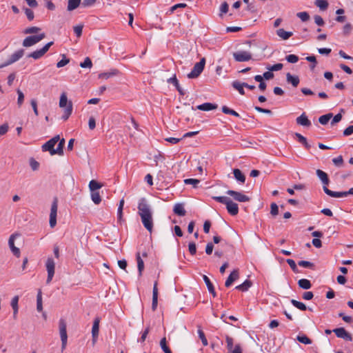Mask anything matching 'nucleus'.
<instances>
[{
	"instance_id": "obj_1",
	"label": "nucleus",
	"mask_w": 353,
	"mask_h": 353,
	"mask_svg": "<svg viewBox=\"0 0 353 353\" xmlns=\"http://www.w3.org/2000/svg\"><path fill=\"white\" fill-rule=\"evenodd\" d=\"M138 214L144 228L151 233L153 230L152 210L145 198H141L139 201Z\"/></svg>"
},
{
	"instance_id": "obj_2",
	"label": "nucleus",
	"mask_w": 353,
	"mask_h": 353,
	"mask_svg": "<svg viewBox=\"0 0 353 353\" xmlns=\"http://www.w3.org/2000/svg\"><path fill=\"white\" fill-rule=\"evenodd\" d=\"M212 199L217 202L225 204L228 213L231 215L235 216L239 213L238 205L230 198L227 196H213Z\"/></svg>"
},
{
	"instance_id": "obj_3",
	"label": "nucleus",
	"mask_w": 353,
	"mask_h": 353,
	"mask_svg": "<svg viewBox=\"0 0 353 353\" xmlns=\"http://www.w3.org/2000/svg\"><path fill=\"white\" fill-rule=\"evenodd\" d=\"M67 325L63 319H61L59 322V334L61 341V350L62 351L65 349L68 341V334L66 330Z\"/></svg>"
},
{
	"instance_id": "obj_4",
	"label": "nucleus",
	"mask_w": 353,
	"mask_h": 353,
	"mask_svg": "<svg viewBox=\"0 0 353 353\" xmlns=\"http://www.w3.org/2000/svg\"><path fill=\"white\" fill-rule=\"evenodd\" d=\"M205 58H202L199 62H197L194 65L192 71L189 74H188V77L189 79H194L198 77L203 72L205 67Z\"/></svg>"
},
{
	"instance_id": "obj_5",
	"label": "nucleus",
	"mask_w": 353,
	"mask_h": 353,
	"mask_svg": "<svg viewBox=\"0 0 353 353\" xmlns=\"http://www.w3.org/2000/svg\"><path fill=\"white\" fill-rule=\"evenodd\" d=\"M46 37L45 33H41L37 35L29 36L25 38L23 41L22 45L23 47L28 48L35 45Z\"/></svg>"
},
{
	"instance_id": "obj_6",
	"label": "nucleus",
	"mask_w": 353,
	"mask_h": 353,
	"mask_svg": "<svg viewBox=\"0 0 353 353\" xmlns=\"http://www.w3.org/2000/svg\"><path fill=\"white\" fill-rule=\"evenodd\" d=\"M58 208V200L54 198L50 208L49 224L50 228H53L57 224V214Z\"/></svg>"
},
{
	"instance_id": "obj_7",
	"label": "nucleus",
	"mask_w": 353,
	"mask_h": 353,
	"mask_svg": "<svg viewBox=\"0 0 353 353\" xmlns=\"http://www.w3.org/2000/svg\"><path fill=\"white\" fill-rule=\"evenodd\" d=\"M53 45V41L48 42L42 48L37 50L28 55V57L33 58L34 59H39L42 57Z\"/></svg>"
},
{
	"instance_id": "obj_8",
	"label": "nucleus",
	"mask_w": 353,
	"mask_h": 353,
	"mask_svg": "<svg viewBox=\"0 0 353 353\" xmlns=\"http://www.w3.org/2000/svg\"><path fill=\"white\" fill-rule=\"evenodd\" d=\"M46 270L48 272V277L46 279V283L48 284L52 281V278L54 275L55 263L52 258H51V257L48 258L46 263Z\"/></svg>"
},
{
	"instance_id": "obj_9",
	"label": "nucleus",
	"mask_w": 353,
	"mask_h": 353,
	"mask_svg": "<svg viewBox=\"0 0 353 353\" xmlns=\"http://www.w3.org/2000/svg\"><path fill=\"white\" fill-rule=\"evenodd\" d=\"M59 140V135L54 136L42 145V150L44 152L48 151L51 155H54L55 153H52L53 150H55L54 147Z\"/></svg>"
},
{
	"instance_id": "obj_10",
	"label": "nucleus",
	"mask_w": 353,
	"mask_h": 353,
	"mask_svg": "<svg viewBox=\"0 0 353 353\" xmlns=\"http://www.w3.org/2000/svg\"><path fill=\"white\" fill-rule=\"evenodd\" d=\"M19 236L20 234L19 233H14L10 236L8 239L9 248H10L12 254L17 257H19L20 256V250L14 245V241Z\"/></svg>"
},
{
	"instance_id": "obj_11",
	"label": "nucleus",
	"mask_w": 353,
	"mask_h": 353,
	"mask_svg": "<svg viewBox=\"0 0 353 353\" xmlns=\"http://www.w3.org/2000/svg\"><path fill=\"white\" fill-rule=\"evenodd\" d=\"M234 59L236 61L243 62L250 61L252 59V54L247 51H238L233 53Z\"/></svg>"
},
{
	"instance_id": "obj_12",
	"label": "nucleus",
	"mask_w": 353,
	"mask_h": 353,
	"mask_svg": "<svg viewBox=\"0 0 353 353\" xmlns=\"http://www.w3.org/2000/svg\"><path fill=\"white\" fill-rule=\"evenodd\" d=\"M333 332L338 338L343 339L347 341H352V336L351 334L346 331L343 327L335 328L333 330Z\"/></svg>"
},
{
	"instance_id": "obj_13",
	"label": "nucleus",
	"mask_w": 353,
	"mask_h": 353,
	"mask_svg": "<svg viewBox=\"0 0 353 353\" xmlns=\"http://www.w3.org/2000/svg\"><path fill=\"white\" fill-rule=\"evenodd\" d=\"M228 195L232 196L234 200L239 202H246L250 200V198L239 192H236L234 190H228L226 192Z\"/></svg>"
},
{
	"instance_id": "obj_14",
	"label": "nucleus",
	"mask_w": 353,
	"mask_h": 353,
	"mask_svg": "<svg viewBox=\"0 0 353 353\" xmlns=\"http://www.w3.org/2000/svg\"><path fill=\"white\" fill-rule=\"evenodd\" d=\"M323 191L327 195H329L331 197L334 198H340V197H344L350 195L348 193V191L345 192H334L328 189L326 186L323 187Z\"/></svg>"
},
{
	"instance_id": "obj_15",
	"label": "nucleus",
	"mask_w": 353,
	"mask_h": 353,
	"mask_svg": "<svg viewBox=\"0 0 353 353\" xmlns=\"http://www.w3.org/2000/svg\"><path fill=\"white\" fill-rule=\"evenodd\" d=\"M99 323H100V319L99 317L95 318V319L94 320L93 325H92V336L93 343L96 342L97 339L99 335Z\"/></svg>"
},
{
	"instance_id": "obj_16",
	"label": "nucleus",
	"mask_w": 353,
	"mask_h": 353,
	"mask_svg": "<svg viewBox=\"0 0 353 353\" xmlns=\"http://www.w3.org/2000/svg\"><path fill=\"white\" fill-rule=\"evenodd\" d=\"M296 121L298 125L304 127H310L312 125L311 121L308 119L305 112H303L299 117H298L296 119Z\"/></svg>"
},
{
	"instance_id": "obj_17",
	"label": "nucleus",
	"mask_w": 353,
	"mask_h": 353,
	"mask_svg": "<svg viewBox=\"0 0 353 353\" xmlns=\"http://www.w3.org/2000/svg\"><path fill=\"white\" fill-rule=\"evenodd\" d=\"M158 283L156 281L154 283L153 290H152V310H155L157 307L158 303V288H157Z\"/></svg>"
},
{
	"instance_id": "obj_18",
	"label": "nucleus",
	"mask_w": 353,
	"mask_h": 353,
	"mask_svg": "<svg viewBox=\"0 0 353 353\" xmlns=\"http://www.w3.org/2000/svg\"><path fill=\"white\" fill-rule=\"evenodd\" d=\"M239 274L238 270H233L229 276L228 277L227 280L225 281V287L228 288L230 287L232 283L239 279Z\"/></svg>"
},
{
	"instance_id": "obj_19",
	"label": "nucleus",
	"mask_w": 353,
	"mask_h": 353,
	"mask_svg": "<svg viewBox=\"0 0 353 353\" xmlns=\"http://www.w3.org/2000/svg\"><path fill=\"white\" fill-rule=\"evenodd\" d=\"M24 54V50L20 49L14 52L8 59V64H12L19 60Z\"/></svg>"
},
{
	"instance_id": "obj_20",
	"label": "nucleus",
	"mask_w": 353,
	"mask_h": 353,
	"mask_svg": "<svg viewBox=\"0 0 353 353\" xmlns=\"http://www.w3.org/2000/svg\"><path fill=\"white\" fill-rule=\"evenodd\" d=\"M316 174L317 176L319 178V179L321 181L323 184L324 185L323 186L327 187V185L330 183V180H329L327 173H325L324 171L319 169V170H316Z\"/></svg>"
},
{
	"instance_id": "obj_21",
	"label": "nucleus",
	"mask_w": 353,
	"mask_h": 353,
	"mask_svg": "<svg viewBox=\"0 0 353 353\" xmlns=\"http://www.w3.org/2000/svg\"><path fill=\"white\" fill-rule=\"evenodd\" d=\"M218 105L216 104L211 103H204L203 104L199 105L196 107V109L202 111H210L216 109Z\"/></svg>"
},
{
	"instance_id": "obj_22",
	"label": "nucleus",
	"mask_w": 353,
	"mask_h": 353,
	"mask_svg": "<svg viewBox=\"0 0 353 353\" xmlns=\"http://www.w3.org/2000/svg\"><path fill=\"white\" fill-rule=\"evenodd\" d=\"M276 34L282 39L287 40L292 36L293 33L292 32L285 31L284 29L280 28L276 30Z\"/></svg>"
},
{
	"instance_id": "obj_23",
	"label": "nucleus",
	"mask_w": 353,
	"mask_h": 353,
	"mask_svg": "<svg viewBox=\"0 0 353 353\" xmlns=\"http://www.w3.org/2000/svg\"><path fill=\"white\" fill-rule=\"evenodd\" d=\"M286 80L288 83H291L294 87H296L300 81L297 76H292L290 73H287Z\"/></svg>"
},
{
	"instance_id": "obj_24",
	"label": "nucleus",
	"mask_w": 353,
	"mask_h": 353,
	"mask_svg": "<svg viewBox=\"0 0 353 353\" xmlns=\"http://www.w3.org/2000/svg\"><path fill=\"white\" fill-rule=\"evenodd\" d=\"M173 211H174V214H176L179 216H185V213H186V212L184 209L183 204H182V203H176L174 206Z\"/></svg>"
},
{
	"instance_id": "obj_25",
	"label": "nucleus",
	"mask_w": 353,
	"mask_h": 353,
	"mask_svg": "<svg viewBox=\"0 0 353 353\" xmlns=\"http://www.w3.org/2000/svg\"><path fill=\"white\" fill-rule=\"evenodd\" d=\"M233 174H234V176L235 177V179L242 183H244L245 181V175L242 173V172L239 170V169H237V168H235L233 170Z\"/></svg>"
},
{
	"instance_id": "obj_26",
	"label": "nucleus",
	"mask_w": 353,
	"mask_h": 353,
	"mask_svg": "<svg viewBox=\"0 0 353 353\" xmlns=\"http://www.w3.org/2000/svg\"><path fill=\"white\" fill-rule=\"evenodd\" d=\"M244 83H241L238 81H234L232 82V87L236 90L240 94L244 95L245 94V90H244Z\"/></svg>"
},
{
	"instance_id": "obj_27",
	"label": "nucleus",
	"mask_w": 353,
	"mask_h": 353,
	"mask_svg": "<svg viewBox=\"0 0 353 353\" xmlns=\"http://www.w3.org/2000/svg\"><path fill=\"white\" fill-rule=\"evenodd\" d=\"M119 74V71L117 69L111 70L108 72H103L99 74V77L101 79H108L112 77L116 76Z\"/></svg>"
},
{
	"instance_id": "obj_28",
	"label": "nucleus",
	"mask_w": 353,
	"mask_h": 353,
	"mask_svg": "<svg viewBox=\"0 0 353 353\" xmlns=\"http://www.w3.org/2000/svg\"><path fill=\"white\" fill-rule=\"evenodd\" d=\"M72 112V103L71 101H69L68 105L64 109V113H63V116L61 117V118L64 121L68 120V119L71 115Z\"/></svg>"
},
{
	"instance_id": "obj_29",
	"label": "nucleus",
	"mask_w": 353,
	"mask_h": 353,
	"mask_svg": "<svg viewBox=\"0 0 353 353\" xmlns=\"http://www.w3.org/2000/svg\"><path fill=\"white\" fill-rule=\"evenodd\" d=\"M81 0H68V10L72 11L77 8L81 4Z\"/></svg>"
},
{
	"instance_id": "obj_30",
	"label": "nucleus",
	"mask_w": 353,
	"mask_h": 353,
	"mask_svg": "<svg viewBox=\"0 0 353 353\" xmlns=\"http://www.w3.org/2000/svg\"><path fill=\"white\" fill-rule=\"evenodd\" d=\"M295 136L297 138L299 142L302 143L305 148L309 150L311 148V145L307 142L306 138L299 133H295Z\"/></svg>"
},
{
	"instance_id": "obj_31",
	"label": "nucleus",
	"mask_w": 353,
	"mask_h": 353,
	"mask_svg": "<svg viewBox=\"0 0 353 353\" xmlns=\"http://www.w3.org/2000/svg\"><path fill=\"white\" fill-rule=\"evenodd\" d=\"M299 286L304 290H308L311 288L312 284L310 281L306 279H301L298 281Z\"/></svg>"
},
{
	"instance_id": "obj_32",
	"label": "nucleus",
	"mask_w": 353,
	"mask_h": 353,
	"mask_svg": "<svg viewBox=\"0 0 353 353\" xmlns=\"http://www.w3.org/2000/svg\"><path fill=\"white\" fill-rule=\"evenodd\" d=\"M252 285V282L250 280L245 281L242 284L236 287V289L242 291L246 292Z\"/></svg>"
},
{
	"instance_id": "obj_33",
	"label": "nucleus",
	"mask_w": 353,
	"mask_h": 353,
	"mask_svg": "<svg viewBox=\"0 0 353 353\" xmlns=\"http://www.w3.org/2000/svg\"><path fill=\"white\" fill-rule=\"evenodd\" d=\"M59 143L58 144L57 148L55 149V150H53L52 153H55L59 155H62L63 153V146L65 145V139H61L59 140Z\"/></svg>"
},
{
	"instance_id": "obj_34",
	"label": "nucleus",
	"mask_w": 353,
	"mask_h": 353,
	"mask_svg": "<svg viewBox=\"0 0 353 353\" xmlns=\"http://www.w3.org/2000/svg\"><path fill=\"white\" fill-rule=\"evenodd\" d=\"M314 4L321 10H325L329 5L327 0H316Z\"/></svg>"
},
{
	"instance_id": "obj_35",
	"label": "nucleus",
	"mask_w": 353,
	"mask_h": 353,
	"mask_svg": "<svg viewBox=\"0 0 353 353\" xmlns=\"http://www.w3.org/2000/svg\"><path fill=\"white\" fill-rule=\"evenodd\" d=\"M137 268H138V270H139V276H141L142 272L144 269V263H143V261L142 260V259L141 258L139 253H138L137 255Z\"/></svg>"
},
{
	"instance_id": "obj_36",
	"label": "nucleus",
	"mask_w": 353,
	"mask_h": 353,
	"mask_svg": "<svg viewBox=\"0 0 353 353\" xmlns=\"http://www.w3.org/2000/svg\"><path fill=\"white\" fill-rule=\"evenodd\" d=\"M102 187V184L99 183L95 180H91L89 183V188L92 192H96L95 190L101 188Z\"/></svg>"
},
{
	"instance_id": "obj_37",
	"label": "nucleus",
	"mask_w": 353,
	"mask_h": 353,
	"mask_svg": "<svg viewBox=\"0 0 353 353\" xmlns=\"http://www.w3.org/2000/svg\"><path fill=\"white\" fill-rule=\"evenodd\" d=\"M37 310L38 312H41L43 310L42 294L41 290L38 292L37 296Z\"/></svg>"
},
{
	"instance_id": "obj_38",
	"label": "nucleus",
	"mask_w": 353,
	"mask_h": 353,
	"mask_svg": "<svg viewBox=\"0 0 353 353\" xmlns=\"http://www.w3.org/2000/svg\"><path fill=\"white\" fill-rule=\"evenodd\" d=\"M332 117V114L328 113L327 114L321 116L319 118V121L322 125H326Z\"/></svg>"
},
{
	"instance_id": "obj_39",
	"label": "nucleus",
	"mask_w": 353,
	"mask_h": 353,
	"mask_svg": "<svg viewBox=\"0 0 353 353\" xmlns=\"http://www.w3.org/2000/svg\"><path fill=\"white\" fill-rule=\"evenodd\" d=\"M221 109H222V112L226 114H231V115H233L236 117H239V114L237 112L229 108L226 105H223Z\"/></svg>"
},
{
	"instance_id": "obj_40",
	"label": "nucleus",
	"mask_w": 353,
	"mask_h": 353,
	"mask_svg": "<svg viewBox=\"0 0 353 353\" xmlns=\"http://www.w3.org/2000/svg\"><path fill=\"white\" fill-rule=\"evenodd\" d=\"M291 303L294 306L296 307V308L302 310V311H305L307 310V307L306 305L302 303V302H299L296 300H294V299H292L291 300Z\"/></svg>"
},
{
	"instance_id": "obj_41",
	"label": "nucleus",
	"mask_w": 353,
	"mask_h": 353,
	"mask_svg": "<svg viewBox=\"0 0 353 353\" xmlns=\"http://www.w3.org/2000/svg\"><path fill=\"white\" fill-rule=\"evenodd\" d=\"M68 103L69 101H68V98L65 93H62L60 97L59 107L65 108L68 105Z\"/></svg>"
},
{
	"instance_id": "obj_42",
	"label": "nucleus",
	"mask_w": 353,
	"mask_h": 353,
	"mask_svg": "<svg viewBox=\"0 0 353 353\" xmlns=\"http://www.w3.org/2000/svg\"><path fill=\"white\" fill-rule=\"evenodd\" d=\"M160 346L165 353H172L170 349L167 345L166 339L163 337L160 341Z\"/></svg>"
},
{
	"instance_id": "obj_43",
	"label": "nucleus",
	"mask_w": 353,
	"mask_h": 353,
	"mask_svg": "<svg viewBox=\"0 0 353 353\" xmlns=\"http://www.w3.org/2000/svg\"><path fill=\"white\" fill-rule=\"evenodd\" d=\"M91 199L92 201L97 205L99 204L101 201V196L99 192H91Z\"/></svg>"
},
{
	"instance_id": "obj_44",
	"label": "nucleus",
	"mask_w": 353,
	"mask_h": 353,
	"mask_svg": "<svg viewBox=\"0 0 353 353\" xmlns=\"http://www.w3.org/2000/svg\"><path fill=\"white\" fill-rule=\"evenodd\" d=\"M305 59L311 63L310 69L311 70H314L317 63L315 56H308L305 58Z\"/></svg>"
},
{
	"instance_id": "obj_45",
	"label": "nucleus",
	"mask_w": 353,
	"mask_h": 353,
	"mask_svg": "<svg viewBox=\"0 0 353 353\" xmlns=\"http://www.w3.org/2000/svg\"><path fill=\"white\" fill-rule=\"evenodd\" d=\"M17 93L18 95L17 105H18V107L20 108L22 105L23 101H24V94L22 92V91H21L19 89H18L17 90Z\"/></svg>"
},
{
	"instance_id": "obj_46",
	"label": "nucleus",
	"mask_w": 353,
	"mask_h": 353,
	"mask_svg": "<svg viewBox=\"0 0 353 353\" xmlns=\"http://www.w3.org/2000/svg\"><path fill=\"white\" fill-rule=\"evenodd\" d=\"M80 66L83 68H91L92 66V63L91 59L89 57H86L84 59L83 62H81L80 63Z\"/></svg>"
},
{
	"instance_id": "obj_47",
	"label": "nucleus",
	"mask_w": 353,
	"mask_h": 353,
	"mask_svg": "<svg viewBox=\"0 0 353 353\" xmlns=\"http://www.w3.org/2000/svg\"><path fill=\"white\" fill-rule=\"evenodd\" d=\"M200 183V181L196 179H186L184 180L185 184H190L192 185L194 188H197L198 184Z\"/></svg>"
},
{
	"instance_id": "obj_48",
	"label": "nucleus",
	"mask_w": 353,
	"mask_h": 353,
	"mask_svg": "<svg viewBox=\"0 0 353 353\" xmlns=\"http://www.w3.org/2000/svg\"><path fill=\"white\" fill-rule=\"evenodd\" d=\"M286 262L290 265V267L291 268V269L292 270V271L294 272H295V273H298L299 272V270H298V268L296 266V264L295 261L293 259H288L286 260Z\"/></svg>"
},
{
	"instance_id": "obj_49",
	"label": "nucleus",
	"mask_w": 353,
	"mask_h": 353,
	"mask_svg": "<svg viewBox=\"0 0 353 353\" xmlns=\"http://www.w3.org/2000/svg\"><path fill=\"white\" fill-rule=\"evenodd\" d=\"M297 340L300 342V343H302L303 344H306V345H308V344H311L312 343V341L305 335H303V336H297Z\"/></svg>"
},
{
	"instance_id": "obj_50",
	"label": "nucleus",
	"mask_w": 353,
	"mask_h": 353,
	"mask_svg": "<svg viewBox=\"0 0 353 353\" xmlns=\"http://www.w3.org/2000/svg\"><path fill=\"white\" fill-rule=\"evenodd\" d=\"M40 28L32 26L27 28L24 30L23 33L24 34H33V33H37L40 30Z\"/></svg>"
},
{
	"instance_id": "obj_51",
	"label": "nucleus",
	"mask_w": 353,
	"mask_h": 353,
	"mask_svg": "<svg viewBox=\"0 0 353 353\" xmlns=\"http://www.w3.org/2000/svg\"><path fill=\"white\" fill-rule=\"evenodd\" d=\"M63 59L57 63V68H62L70 62V59L66 58L65 54H63Z\"/></svg>"
},
{
	"instance_id": "obj_52",
	"label": "nucleus",
	"mask_w": 353,
	"mask_h": 353,
	"mask_svg": "<svg viewBox=\"0 0 353 353\" xmlns=\"http://www.w3.org/2000/svg\"><path fill=\"white\" fill-rule=\"evenodd\" d=\"M298 264L299 265L306 268H314V263L307 261H300Z\"/></svg>"
},
{
	"instance_id": "obj_53",
	"label": "nucleus",
	"mask_w": 353,
	"mask_h": 353,
	"mask_svg": "<svg viewBox=\"0 0 353 353\" xmlns=\"http://www.w3.org/2000/svg\"><path fill=\"white\" fill-rule=\"evenodd\" d=\"M198 334H199V336L200 338V339L202 341V343L204 346H206L208 345V340L207 339L205 338V334L204 332L202 331V330L201 329H199L198 330Z\"/></svg>"
},
{
	"instance_id": "obj_54",
	"label": "nucleus",
	"mask_w": 353,
	"mask_h": 353,
	"mask_svg": "<svg viewBox=\"0 0 353 353\" xmlns=\"http://www.w3.org/2000/svg\"><path fill=\"white\" fill-rule=\"evenodd\" d=\"M333 163L337 167H341L343 164V159L342 156H339L332 159Z\"/></svg>"
},
{
	"instance_id": "obj_55",
	"label": "nucleus",
	"mask_w": 353,
	"mask_h": 353,
	"mask_svg": "<svg viewBox=\"0 0 353 353\" xmlns=\"http://www.w3.org/2000/svg\"><path fill=\"white\" fill-rule=\"evenodd\" d=\"M296 16L302 21H306L309 19L310 16L307 12H298L296 14Z\"/></svg>"
},
{
	"instance_id": "obj_56",
	"label": "nucleus",
	"mask_w": 353,
	"mask_h": 353,
	"mask_svg": "<svg viewBox=\"0 0 353 353\" xmlns=\"http://www.w3.org/2000/svg\"><path fill=\"white\" fill-rule=\"evenodd\" d=\"M30 165L33 171H36L39 168V163L33 158L30 160Z\"/></svg>"
},
{
	"instance_id": "obj_57",
	"label": "nucleus",
	"mask_w": 353,
	"mask_h": 353,
	"mask_svg": "<svg viewBox=\"0 0 353 353\" xmlns=\"http://www.w3.org/2000/svg\"><path fill=\"white\" fill-rule=\"evenodd\" d=\"M286 60L291 63H295L299 61L298 56L295 54H289L285 57Z\"/></svg>"
},
{
	"instance_id": "obj_58",
	"label": "nucleus",
	"mask_w": 353,
	"mask_h": 353,
	"mask_svg": "<svg viewBox=\"0 0 353 353\" xmlns=\"http://www.w3.org/2000/svg\"><path fill=\"white\" fill-rule=\"evenodd\" d=\"M270 209V213L272 216H275L279 214V207L275 203L271 204Z\"/></svg>"
},
{
	"instance_id": "obj_59",
	"label": "nucleus",
	"mask_w": 353,
	"mask_h": 353,
	"mask_svg": "<svg viewBox=\"0 0 353 353\" xmlns=\"http://www.w3.org/2000/svg\"><path fill=\"white\" fill-rule=\"evenodd\" d=\"M24 11H25L26 15L29 21H32L34 19V12L32 10L26 8H24Z\"/></svg>"
},
{
	"instance_id": "obj_60",
	"label": "nucleus",
	"mask_w": 353,
	"mask_h": 353,
	"mask_svg": "<svg viewBox=\"0 0 353 353\" xmlns=\"http://www.w3.org/2000/svg\"><path fill=\"white\" fill-rule=\"evenodd\" d=\"M203 279L207 285L208 290H212V288H214V286L213 284L211 283L210 279L206 275H203Z\"/></svg>"
},
{
	"instance_id": "obj_61",
	"label": "nucleus",
	"mask_w": 353,
	"mask_h": 353,
	"mask_svg": "<svg viewBox=\"0 0 353 353\" xmlns=\"http://www.w3.org/2000/svg\"><path fill=\"white\" fill-rule=\"evenodd\" d=\"M189 252L192 255H194L196 252V244L194 242H190L188 245Z\"/></svg>"
},
{
	"instance_id": "obj_62",
	"label": "nucleus",
	"mask_w": 353,
	"mask_h": 353,
	"mask_svg": "<svg viewBox=\"0 0 353 353\" xmlns=\"http://www.w3.org/2000/svg\"><path fill=\"white\" fill-rule=\"evenodd\" d=\"M97 0H83L81 6L83 8L90 7L94 4Z\"/></svg>"
},
{
	"instance_id": "obj_63",
	"label": "nucleus",
	"mask_w": 353,
	"mask_h": 353,
	"mask_svg": "<svg viewBox=\"0 0 353 353\" xmlns=\"http://www.w3.org/2000/svg\"><path fill=\"white\" fill-rule=\"evenodd\" d=\"M283 64L282 63H276L273 65H272L270 68H268V69L270 71H279L281 70L283 68Z\"/></svg>"
},
{
	"instance_id": "obj_64",
	"label": "nucleus",
	"mask_w": 353,
	"mask_h": 353,
	"mask_svg": "<svg viewBox=\"0 0 353 353\" xmlns=\"http://www.w3.org/2000/svg\"><path fill=\"white\" fill-rule=\"evenodd\" d=\"M343 136L347 137L353 134V125H349L343 132Z\"/></svg>"
}]
</instances>
